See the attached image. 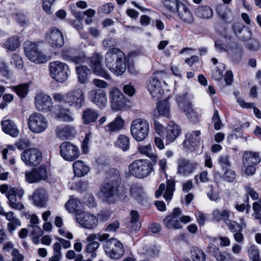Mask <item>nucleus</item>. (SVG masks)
<instances>
[{
  "label": "nucleus",
  "mask_w": 261,
  "mask_h": 261,
  "mask_svg": "<svg viewBox=\"0 0 261 261\" xmlns=\"http://www.w3.org/2000/svg\"><path fill=\"white\" fill-rule=\"evenodd\" d=\"M67 210L69 213L74 212L78 207V200L77 199H70L65 204Z\"/></svg>",
  "instance_id": "052dcab7"
},
{
  "label": "nucleus",
  "mask_w": 261,
  "mask_h": 261,
  "mask_svg": "<svg viewBox=\"0 0 261 261\" xmlns=\"http://www.w3.org/2000/svg\"><path fill=\"white\" fill-rule=\"evenodd\" d=\"M124 125V120L120 116H117L106 126V130L110 133L117 132L122 129Z\"/></svg>",
  "instance_id": "c9c22d12"
},
{
  "label": "nucleus",
  "mask_w": 261,
  "mask_h": 261,
  "mask_svg": "<svg viewBox=\"0 0 261 261\" xmlns=\"http://www.w3.org/2000/svg\"><path fill=\"white\" fill-rule=\"evenodd\" d=\"M246 47L249 50L256 51L260 47L259 42L256 39H252L246 44Z\"/></svg>",
  "instance_id": "680f3d73"
},
{
  "label": "nucleus",
  "mask_w": 261,
  "mask_h": 261,
  "mask_svg": "<svg viewBox=\"0 0 261 261\" xmlns=\"http://www.w3.org/2000/svg\"><path fill=\"white\" fill-rule=\"evenodd\" d=\"M180 133V127L173 122L170 121L166 129V141L173 142Z\"/></svg>",
  "instance_id": "c756f323"
},
{
  "label": "nucleus",
  "mask_w": 261,
  "mask_h": 261,
  "mask_svg": "<svg viewBox=\"0 0 261 261\" xmlns=\"http://www.w3.org/2000/svg\"><path fill=\"white\" fill-rule=\"evenodd\" d=\"M56 133L58 138L63 140L68 139L74 135L75 130L71 126H59L56 128Z\"/></svg>",
  "instance_id": "2f4dec72"
},
{
  "label": "nucleus",
  "mask_w": 261,
  "mask_h": 261,
  "mask_svg": "<svg viewBox=\"0 0 261 261\" xmlns=\"http://www.w3.org/2000/svg\"><path fill=\"white\" fill-rule=\"evenodd\" d=\"M165 193L164 195V198L166 201L170 200L175 191V182L174 180H167L166 187L164 184H161L158 190L155 192V197L157 198L160 197L165 190Z\"/></svg>",
  "instance_id": "bb28decb"
},
{
  "label": "nucleus",
  "mask_w": 261,
  "mask_h": 261,
  "mask_svg": "<svg viewBox=\"0 0 261 261\" xmlns=\"http://www.w3.org/2000/svg\"><path fill=\"white\" fill-rule=\"evenodd\" d=\"M103 248L107 255L112 259H118L124 253V249L121 242L115 238L106 241Z\"/></svg>",
  "instance_id": "6e6552de"
},
{
  "label": "nucleus",
  "mask_w": 261,
  "mask_h": 261,
  "mask_svg": "<svg viewBox=\"0 0 261 261\" xmlns=\"http://www.w3.org/2000/svg\"><path fill=\"white\" fill-rule=\"evenodd\" d=\"M2 130L5 134L13 138L18 136L19 130L14 122L4 117L1 122Z\"/></svg>",
  "instance_id": "cd10ccee"
},
{
  "label": "nucleus",
  "mask_w": 261,
  "mask_h": 261,
  "mask_svg": "<svg viewBox=\"0 0 261 261\" xmlns=\"http://www.w3.org/2000/svg\"><path fill=\"white\" fill-rule=\"evenodd\" d=\"M106 178L112 179H119L120 174L119 171L115 168H110L106 174Z\"/></svg>",
  "instance_id": "13d9d810"
},
{
  "label": "nucleus",
  "mask_w": 261,
  "mask_h": 261,
  "mask_svg": "<svg viewBox=\"0 0 261 261\" xmlns=\"http://www.w3.org/2000/svg\"><path fill=\"white\" fill-rule=\"evenodd\" d=\"M102 57L99 54H96L90 59L89 65L93 70V73L106 80H109L111 76L108 72L102 68L101 61Z\"/></svg>",
  "instance_id": "f3484780"
},
{
  "label": "nucleus",
  "mask_w": 261,
  "mask_h": 261,
  "mask_svg": "<svg viewBox=\"0 0 261 261\" xmlns=\"http://www.w3.org/2000/svg\"><path fill=\"white\" fill-rule=\"evenodd\" d=\"M76 219L81 225L87 229L95 228L98 223V219L95 216L86 212L76 214Z\"/></svg>",
  "instance_id": "4be33fe9"
},
{
  "label": "nucleus",
  "mask_w": 261,
  "mask_h": 261,
  "mask_svg": "<svg viewBox=\"0 0 261 261\" xmlns=\"http://www.w3.org/2000/svg\"><path fill=\"white\" fill-rule=\"evenodd\" d=\"M226 224L228 227L229 230L232 232L242 231L243 227L238 223L233 221H227Z\"/></svg>",
  "instance_id": "4d7b16f0"
},
{
  "label": "nucleus",
  "mask_w": 261,
  "mask_h": 261,
  "mask_svg": "<svg viewBox=\"0 0 261 261\" xmlns=\"http://www.w3.org/2000/svg\"><path fill=\"white\" fill-rule=\"evenodd\" d=\"M200 135L201 132L198 130L186 134L182 143L184 149L191 152L195 151L200 145Z\"/></svg>",
  "instance_id": "ddd939ff"
},
{
  "label": "nucleus",
  "mask_w": 261,
  "mask_h": 261,
  "mask_svg": "<svg viewBox=\"0 0 261 261\" xmlns=\"http://www.w3.org/2000/svg\"><path fill=\"white\" fill-rule=\"evenodd\" d=\"M50 76L56 81L63 83L68 80L70 70L65 63L59 61L51 62L49 64Z\"/></svg>",
  "instance_id": "7ed1b4c3"
},
{
  "label": "nucleus",
  "mask_w": 261,
  "mask_h": 261,
  "mask_svg": "<svg viewBox=\"0 0 261 261\" xmlns=\"http://www.w3.org/2000/svg\"><path fill=\"white\" fill-rule=\"evenodd\" d=\"M10 63L18 69L23 67V61L22 58L18 55L13 54L11 57Z\"/></svg>",
  "instance_id": "5fc2aeb1"
},
{
  "label": "nucleus",
  "mask_w": 261,
  "mask_h": 261,
  "mask_svg": "<svg viewBox=\"0 0 261 261\" xmlns=\"http://www.w3.org/2000/svg\"><path fill=\"white\" fill-rule=\"evenodd\" d=\"M117 145L123 151L128 150L130 146L129 138L124 135H119L117 140Z\"/></svg>",
  "instance_id": "de8ad7c7"
},
{
  "label": "nucleus",
  "mask_w": 261,
  "mask_h": 261,
  "mask_svg": "<svg viewBox=\"0 0 261 261\" xmlns=\"http://www.w3.org/2000/svg\"><path fill=\"white\" fill-rule=\"evenodd\" d=\"M146 87L153 98L159 99L163 97L164 90L162 88L159 77H149L146 83Z\"/></svg>",
  "instance_id": "412c9836"
},
{
  "label": "nucleus",
  "mask_w": 261,
  "mask_h": 261,
  "mask_svg": "<svg viewBox=\"0 0 261 261\" xmlns=\"http://www.w3.org/2000/svg\"><path fill=\"white\" fill-rule=\"evenodd\" d=\"M99 244L98 242H89L86 247V251L91 253V257H95L96 256L95 251L99 247Z\"/></svg>",
  "instance_id": "bf43d9fd"
},
{
  "label": "nucleus",
  "mask_w": 261,
  "mask_h": 261,
  "mask_svg": "<svg viewBox=\"0 0 261 261\" xmlns=\"http://www.w3.org/2000/svg\"><path fill=\"white\" fill-rule=\"evenodd\" d=\"M29 198L33 204L38 207L46 206L48 196L46 191L42 189L35 190L32 195L29 196Z\"/></svg>",
  "instance_id": "a878e982"
},
{
  "label": "nucleus",
  "mask_w": 261,
  "mask_h": 261,
  "mask_svg": "<svg viewBox=\"0 0 261 261\" xmlns=\"http://www.w3.org/2000/svg\"><path fill=\"white\" fill-rule=\"evenodd\" d=\"M28 126L31 132L39 134L47 128L48 121L42 114L35 113L30 116L28 119Z\"/></svg>",
  "instance_id": "1a4fd4ad"
},
{
  "label": "nucleus",
  "mask_w": 261,
  "mask_h": 261,
  "mask_svg": "<svg viewBox=\"0 0 261 261\" xmlns=\"http://www.w3.org/2000/svg\"><path fill=\"white\" fill-rule=\"evenodd\" d=\"M21 159L26 165L36 166L41 162L42 154L37 148H29L22 152Z\"/></svg>",
  "instance_id": "f8f14e48"
},
{
  "label": "nucleus",
  "mask_w": 261,
  "mask_h": 261,
  "mask_svg": "<svg viewBox=\"0 0 261 261\" xmlns=\"http://www.w3.org/2000/svg\"><path fill=\"white\" fill-rule=\"evenodd\" d=\"M130 193L135 199L139 200L143 196L144 192L142 187L133 185L130 188Z\"/></svg>",
  "instance_id": "8fccbe9b"
},
{
  "label": "nucleus",
  "mask_w": 261,
  "mask_h": 261,
  "mask_svg": "<svg viewBox=\"0 0 261 261\" xmlns=\"http://www.w3.org/2000/svg\"><path fill=\"white\" fill-rule=\"evenodd\" d=\"M68 186L72 190H76L78 192H82L87 189L88 182L86 180L69 181Z\"/></svg>",
  "instance_id": "79ce46f5"
},
{
  "label": "nucleus",
  "mask_w": 261,
  "mask_h": 261,
  "mask_svg": "<svg viewBox=\"0 0 261 261\" xmlns=\"http://www.w3.org/2000/svg\"><path fill=\"white\" fill-rule=\"evenodd\" d=\"M76 73L80 83L85 84L87 81L88 75L90 73L89 69L86 66L80 65L76 67Z\"/></svg>",
  "instance_id": "58836bf2"
},
{
  "label": "nucleus",
  "mask_w": 261,
  "mask_h": 261,
  "mask_svg": "<svg viewBox=\"0 0 261 261\" xmlns=\"http://www.w3.org/2000/svg\"><path fill=\"white\" fill-rule=\"evenodd\" d=\"M149 131V125L146 120L138 118L132 121L130 125V133L137 141L144 140L148 136Z\"/></svg>",
  "instance_id": "423d86ee"
},
{
  "label": "nucleus",
  "mask_w": 261,
  "mask_h": 261,
  "mask_svg": "<svg viewBox=\"0 0 261 261\" xmlns=\"http://www.w3.org/2000/svg\"><path fill=\"white\" fill-rule=\"evenodd\" d=\"M129 170L132 175L138 178L147 177L152 170L150 162L147 160H135L129 165Z\"/></svg>",
  "instance_id": "39448f33"
},
{
  "label": "nucleus",
  "mask_w": 261,
  "mask_h": 261,
  "mask_svg": "<svg viewBox=\"0 0 261 261\" xmlns=\"http://www.w3.org/2000/svg\"><path fill=\"white\" fill-rule=\"evenodd\" d=\"M110 97L113 110L118 111L126 106L127 99L118 89L113 88L111 90Z\"/></svg>",
  "instance_id": "a211bd4d"
},
{
  "label": "nucleus",
  "mask_w": 261,
  "mask_h": 261,
  "mask_svg": "<svg viewBox=\"0 0 261 261\" xmlns=\"http://www.w3.org/2000/svg\"><path fill=\"white\" fill-rule=\"evenodd\" d=\"M107 67L115 75H122L126 71V57L118 48H110L105 55Z\"/></svg>",
  "instance_id": "f03ea898"
},
{
  "label": "nucleus",
  "mask_w": 261,
  "mask_h": 261,
  "mask_svg": "<svg viewBox=\"0 0 261 261\" xmlns=\"http://www.w3.org/2000/svg\"><path fill=\"white\" fill-rule=\"evenodd\" d=\"M183 4L179 0H162L164 7L168 11L175 13L177 11L178 5Z\"/></svg>",
  "instance_id": "37998d69"
},
{
  "label": "nucleus",
  "mask_w": 261,
  "mask_h": 261,
  "mask_svg": "<svg viewBox=\"0 0 261 261\" xmlns=\"http://www.w3.org/2000/svg\"><path fill=\"white\" fill-rule=\"evenodd\" d=\"M212 122L214 123V128L216 130H219L222 126V122L219 115V112L215 109L213 116L212 117Z\"/></svg>",
  "instance_id": "6e6d98bb"
},
{
  "label": "nucleus",
  "mask_w": 261,
  "mask_h": 261,
  "mask_svg": "<svg viewBox=\"0 0 261 261\" xmlns=\"http://www.w3.org/2000/svg\"><path fill=\"white\" fill-rule=\"evenodd\" d=\"M66 104L76 109H80L85 104V95L81 88H74L66 93Z\"/></svg>",
  "instance_id": "9d476101"
},
{
  "label": "nucleus",
  "mask_w": 261,
  "mask_h": 261,
  "mask_svg": "<svg viewBox=\"0 0 261 261\" xmlns=\"http://www.w3.org/2000/svg\"><path fill=\"white\" fill-rule=\"evenodd\" d=\"M176 101L179 109L184 112L191 122L196 123L199 121V116L193 108L191 97L188 93L176 96Z\"/></svg>",
  "instance_id": "20e7f679"
},
{
  "label": "nucleus",
  "mask_w": 261,
  "mask_h": 261,
  "mask_svg": "<svg viewBox=\"0 0 261 261\" xmlns=\"http://www.w3.org/2000/svg\"><path fill=\"white\" fill-rule=\"evenodd\" d=\"M17 189H12L6 196L8 199V205L13 209L21 211L24 208V205L21 202H16Z\"/></svg>",
  "instance_id": "473e14b6"
},
{
  "label": "nucleus",
  "mask_w": 261,
  "mask_h": 261,
  "mask_svg": "<svg viewBox=\"0 0 261 261\" xmlns=\"http://www.w3.org/2000/svg\"><path fill=\"white\" fill-rule=\"evenodd\" d=\"M237 102L240 105V106L242 107L243 108H253V112L256 117H257L258 119H261V111L257 108L254 107V103L253 102H246L245 101V100L241 98H238L237 99Z\"/></svg>",
  "instance_id": "49530a36"
},
{
  "label": "nucleus",
  "mask_w": 261,
  "mask_h": 261,
  "mask_svg": "<svg viewBox=\"0 0 261 261\" xmlns=\"http://www.w3.org/2000/svg\"><path fill=\"white\" fill-rule=\"evenodd\" d=\"M88 96L91 101L100 108L105 107L107 103L106 93L102 89L90 90Z\"/></svg>",
  "instance_id": "393cba45"
},
{
  "label": "nucleus",
  "mask_w": 261,
  "mask_h": 261,
  "mask_svg": "<svg viewBox=\"0 0 261 261\" xmlns=\"http://www.w3.org/2000/svg\"><path fill=\"white\" fill-rule=\"evenodd\" d=\"M98 112L93 109L88 108L83 112L82 120L85 124H89L96 121L98 117Z\"/></svg>",
  "instance_id": "72a5a7b5"
},
{
  "label": "nucleus",
  "mask_w": 261,
  "mask_h": 261,
  "mask_svg": "<svg viewBox=\"0 0 261 261\" xmlns=\"http://www.w3.org/2000/svg\"><path fill=\"white\" fill-rule=\"evenodd\" d=\"M28 88L29 87L27 84H21L13 87V89L19 97H24L28 94Z\"/></svg>",
  "instance_id": "864d4df0"
},
{
  "label": "nucleus",
  "mask_w": 261,
  "mask_h": 261,
  "mask_svg": "<svg viewBox=\"0 0 261 261\" xmlns=\"http://www.w3.org/2000/svg\"><path fill=\"white\" fill-rule=\"evenodd\" d=\"M130 220L128 223V227L134 231L138 230L141 228L139 221V214L136 211L133 210L130 213Z\"/></svg>",
  "instance_id": "4c0bfd02"
},
{
  "label": "nucleus",
  "mask_w": 261,
  "mask_h": 261,
  "mask_svg": "<svg viewBox=\"0 0 261 261\" xmlns=\"http://www.w3.org/2000/svg\"><path fill=\"white\" fill-rule=\"evenodd\" d=\"M190 252L193 261H205L206 255L200 248L196 246L191 247Z\"/></svg>",
  "instance_id": "a19ab883"
},
{
  "label": "nucleus",
  "mask_w": 261,
  "mask_h": 261,
  "mask_svg": "<svg viewBox=\"0 0 261 261\" xmlns=\"http://www.w3.org/2000/svg\"><path fill=\"white\" fill-rule=\"evenodd\" d=\"M6 48L10 51H14L18 48L20 45L19 37L14 36L9 38L4 43Z\"/></svg>",
  "instance_id": "a18cd8bd"
},
{
  "label": "nucleus",
  "mask_w": 261,
  "mask_h": 261,
  "mask_svg": "<svg viewBox=\"0 0 261 261\" xmlns=\"http://www.w3.org/2000/svg\"><path fill=\"white\" fill-rule=\"evenodd\" d=\"M26 57L36 64L44 63L47 61V57L39 50L36 43L26 42L24 47Z\"/></svg>",
  "instance_id": "0eeeda50"
},
{
  "label": "nucleus",
  "mask_w": 261,
  "mask_h": 261,
  "mask_svg": "<svg viewBox=\"0 0 261 261\" xmlns=\"http://www.w3.org/2000/svg\"><path fill=\"white\" fill-rule=\"evenodd\" d=\"M261 161L259 152L245 151L243 154L242 162L243 165H251L256 166Z\"/></svg>",
  "instance_id": "c85d7f7f"
},
{
  "label": "nucleus",
  "mask_w": 261,
  "mask_h": 261,
  "mask_svg": "<svg viewBox=\"0 0 261 261\" xmlns=\"http://www.w3.org/2000/svg\"><path fill=\"white\" fill-rule=\"evenodd\" d=\"M195 12L198 17L205 19L211 18L213 14L212 9L208 6L199 7L196 9Z\"/></svg>",
  "instance_id": "ea45409f"
},
{
  "label": "nucleus",
  "mask_w": 261,
  "mask_h": 261,
  "mask_svg": "<svg viewBox=\"0 0 261 261\" xmlns=\"http://www.w3.org/2000/svg\"><path fill=\"white\" fill-rule=\"evenodd\" d=\"M225 66L222 63H219L215 69H214L212 73V76L214 80L219 81L223 76V72L224 70Z\"/></svg>",
  "instance_id": "3c124183"
},
{
  "label": "nucleus",
  "mask_w": 261,
  "mask_h": 261,
  "mask_svg": "<svg viewBox=\"0 0 261 261\" xmlns=\"http://www.w3.org/2000/svg\"><path fill=\"white\" fill-rule=\"evenodd\" d=\"M72 167L75 176L78 177L84 176L90 171L89 167L82 160L75 161L73 163Z\"/></svg>",
  "instance_id": "7c9ffc66"
},
{
  "label": "nucleus",
  "mask_w": 261,
  "mask_h": 261,
  "mask_svg": "<svg viewBox=\"0 0 261 261\" xmlns=\"http://www.w3.org/2000/svg\"><path fill=\"white\" fill-rule=\"evenodd\" d=\"M156 109L160 115L167 118L170 117V108L168 99L160 101L157 105Z\"/></svg>",
  "instance_id": "e433bc0d"
},
{
  "label": "nucleus",
  "mask_w": 261,
  "mask_h": 261,
  "mask_svg": "<svg viewBox=\"0 0 261 261\" xmlns=\"http://www.w3.org/2000/svg\"><path fill=\"white\" fill-rule=\"evenodd\" d=\"M11 255L12 257V261H23L24 259L23 254L20 253L18 250L16 248L12 250Z\"/></svg>",
  "instance_id": "774afa93"
},
{
  "label": "nucleus",
  "mask_w": 261,
  "mask_h": 261,
  "mask_svg": "<svg viewBox=\"0 0 261 261\" xmlns=\"http://www.w3.org/2000/svg\"><path fill=\"white\" fill-rule=\"evenodd\" d=\"M177 163V173L184 177L188 176L193 173L198 165L196 162L191 161L185 158L178 159Z\"/></svg>",
  "instance_id": "dca6fc26"
},
{
  "label": "nucleus",
  "mask_w": 261,
  "mask_h": 261,
  "mask_svg": "<svg viewBox=\"0 0 261 261\" xmlns=\"http://www.w3.org/2000/svg\"><path fill=\"white\" fill-rule=\"evenodd\" d=\"M128 186L122 180H109L101 186L99 196L102 201L114 203L127 192Z\"/></svg>",
  "instance_id": "f257e3e1"
},
{
  "label": "nucleus",
  "mask_w": 261,
  "mask_h": 261,
  "mask_svg": "<svg viewBox=\"0 0 261 261\" xmlns=\"http://www.w3.org/2000/svg\"><path fill=\"white\" fill-rule=\"evenodd\" d=\"M181 214L179 208H174L172 213L163 220V223L166 227L169 229H181L182 227V225L179 221Z\"/></svg>",
  "instance_id": "6ab92c4d"
},
{
  "label": "nucleus",
  "mask_w": 261,
  "mask_h": 261,
  "mask_svg": "<svg viewBox=\"0 0 261 261\" xmlns=\"http://www.w3.org/2000/svg\"><path fill=\"white\" fill-rule=\"evenodd\" d=\"M178 7L177 12L181 23L186 28H190L195 23V19L193 13L184 3L179 4Z\"/></svg>",
  "instance_id": "2eb2a0df"
},
{
  "label": "nucleus",
  "mask_w": 261,
  "mask_h": 261,
  "mask_svg": "<svg viewBox=\"0 0 261 261\" xmlns=\"http://www.w3.org/2000/svg\"><path fill=\"white\" fill-rule=\"evenodd\" d=\"M25 179H47L51 177V173L45 166H40L25 173Z\"/></svg>",
  "instance_id": "b1692460"
},
{
  "label": "nucleus",
  "mask_w": 261,
  "mask_h": 261,
  "mask_svg": "<svg viewBox=\"0 0 261 261\" xmlns=\"http://www.w3.org/2000/svg\"><path fill=\"white\" fill-rule=\"evenodd\" d=\"M242 36H240V39L243 41H247L250 40L252 37V32L248 27H244L243 32L241 33Z\"/></svg>",
  "instance_id": "e2e57ef3"
},
{
  "label": "nucleus",
  "mask_w": 261,
  "mask_h": 261,
  "mask_svg": "<svg viewBox=\"0 0 261 261\" xmlns=\"http://www.w3.org/2000/svg\"><path fill=\"white\" fill-rule=\"evenodd\" d=\"M35 103L36 109L39 111L47 112L53 108L51 97L45 94H37L35 98Z\"/></svg>",
  "instance_id": "5701e85b"
},
{
  "label": "nucleus",
  "mask_w": 261,
  "mask_h": 261,
  "mask_svg": "<svg viewBox=\"0 0 261 261\" xmlns=\"http://www.w3.org/2000/svg\"><path fill=\"white\" fill-rule=\"evenodd\" d=\"M138 151L142 154L150 158L153 161L156 160V155L153 153L151 145L148 144L145 146L139 145L138 147Z\"/></svg>",
  "instance_id": "c03bdc74"
},
{
  "label": "nucleus",
  "mask_w": 261,
  "mask_h": 261,
  "mask_svg": "<svg viewBox=\"0 0 261 261\" xmlns=\"http://www.w3.org/2000/svg\"><path fill=\"white\" fill-rule=\"evenodd\" d=\"M214 216L218 221L223 220L225 223L227 221L230 220L228 219L230 216V211L227 210L219 211L215 210L213 213Z\"/></svg>",
  "instance_id": "09e8293b"
},
{
  "label": "nucleus",
  "mask_w": 261,
  "mask_h": 261,
  "mask_svg": "<svg viewBox=\"0 0 261 261\" xmlns=\"http://www.w3.org/2000/svg\"><path fill=\"white\" fill-rule=\"evenodd\" d=\"M5 218L9 221L7 224V229L11 233H12L18 227L21 225L20 220L15 216L13 212L10 211L8 212Z\"/></svg>",
  "instance_id": "f704fd0d"
},
{
  "label": "nucleus",
  "mask_w": 261,
  "mask_h": 261,
  "mask_svg": "<svg viewBox=\"0 0 261 261\" xmlns=\"http://www.w3.org/2000/svg\"><path fill=\"white\" fill-rule=\"evenodd\" d=\"M230 50L233 55L235 57L241 58L243 54V47L238 45L236 44L234 47H230Z\"/></svg>",
  "instance_id": "0e129e2a"
},
{
  "label": "nucleus",
  "mask_w": 261,
  "mask_h": 261,
  "mask_svg": "<svg viewBox=\"0 0 261 261\" xmlns=\"http://www.w3.org/2000/svg\"><path fill=\"white\" fill-rule=\"evenodd\" d=\"M218 161L223 170L228 169V168L231 166L229 156L228 154H222L220 155L218 158Z\"/></svg>",
  "instance_id": "603ef678"
},
{
  "label": "nucleus",
  "mask_w": 261,
  "mask_h": 261,
  "mask_svg": "<svg viewBox=\"0 0 261 261\" xmlns=\"http://www.w3.org/2000/svg\"><path fill=\"white\" fill-rule=\"evenodd\" d=\"M60 154L64 160L72 162L80 156L81 153L76 145L70 142L65 141L60 146Z\"/></svg>",
  "instance_id": "9b49d317"
},
{
  "label": "nucleus",
  "mask_w": 261,
  "mask_h": 261,
  "mask_svg": "<svg viewBox=\"0 0 261 261\" xmlns=\"http://www.w3.org/2000/svg\"><path fill=\"white\" fill-rule=\"evenodd\" d=\"M76 50L71 47H64L61 53L62 59L65 61L74 63L75 64H80L83 63L86 56L84 54H76Z\"/></svg>",
  "instance_id": "aec40b11"
},
{
  "label": "nucleus",
  "mask_w": 261,
  "mask_h": 261,
  "mask_svg": "<svg viewBox=\"0 0 261 261\" xmlns=\"http://www.w3.org/2000/svg\"><path fill=\"white\" fill-rule=\"evenodd\" d=\"M215 46L216 49L220 52L228 51L229 53L230 48V46L224 44L220 40L215 41Z\"/></svg>",
  "instance_id": "338daca9"
},
{
  "label": "nucleus",
  "mask_w": 261,
  "mask_h": 261,
  "mask_svg": "<svg viewBox=\"0 0 261 261\" xmlns=\"http://www.w3.org/2000/svg\"><path fill=\"white\" fill-rule=\"evenodd\" d=\"M91 138V133H88L85 135L82 144V150L84 153H87L89 150L88 145Z\"/></svg>",
  "instance_id": "69168bd1"
},
{
  "label": "nucleus",
  "mask_w": 261,
  "mask_h": 261,
  "mask_svg": "<svg viewBox=\"0 0 261 261\" xmlns=\"http://www.w3.org/2000/svg\"><path fill=\"white\" fill-rule=\"evenodd\" d=\"M45 41L53 48H61L64 44L61 31L56 27L49 29L46 34Z\"/></svg>",
  "instance_id": "4468645a"
}]
</instances>
